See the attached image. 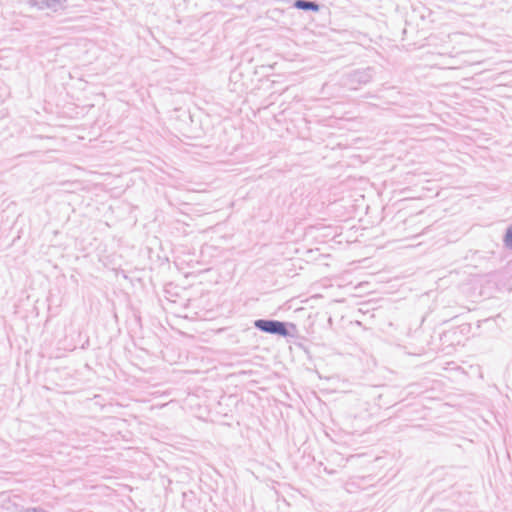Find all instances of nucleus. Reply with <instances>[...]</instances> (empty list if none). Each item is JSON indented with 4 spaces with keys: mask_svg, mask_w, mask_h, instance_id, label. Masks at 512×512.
Instances as JSON below:
<instances>
[{
    "mask_svg": "<svg viewBox=\"0 0 512 512\" xmlns=\"http://www.w3.org/2000/svg\"><path fill=\"white\" fill-rule=\"evenodd\" d=\"M505 243L507 246L512 247V228H509L507 230V233L505 235Z\"/></svg>",
    "mask_w": 512,
    "mask_h": 512,
    "instance_id": "7ed1b4c3",
    "label": "nucleus"
},
{
    "mask_svg": "<svg viewBox=\"0 0 512 512\" xmlns=\"http://www.w3.org/2000/svg\"><path fill=\"white\" fill-rule=\"evenodd\" d=\"M257 328L264 332L286 336L288 331L284 323L279 321L258 320L255 322Z\"/></svg>",
    "mask_w": 512,
    "mask_h": 512,
    "instance_id": "f257e3e1",
    "label": "nucleus"
},
{
    "mask_svg": "<svg viewBox=\"0 0 512 512\" xmlns=\"http://www.w3.org/2000/svg\"><path fill=\"white\" fill-rule=\"evenodd\" d=\"M295 6L299 9H303V10H313V11L318 10V5H316L313 2H307L304 0H297L295 2Z\"/></svg>",
    "mask_w": 512,
    "mask_h": 512,
    "instance_id": "f03ea898",
    "label": "nucleus"
}]
</instances>
